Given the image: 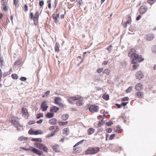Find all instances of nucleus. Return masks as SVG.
<instances>
[{
    "label": "nucleus",
    "mask_w": 156,
    "mask_h": 156,
    "mask_svg": "<svg viewBox=\"0 0 156 156\" xmlns=\"http://www.w3.org/2000/svg\"><path fill=\"white\" fill-rule=\"evenodd\" d=\"M154 37V36L152 34H148L145 36V38L147 40L150 41L153 40Z\"/></svg>",
    "instance_id": "obj_13"
},
{
    "label": "nucleus",
    "mask_w": 156,
    "mask_h": 156,
    "mask_svg": "<svg viewBox=\"0 0 156 156\" xmlns=\"http://www.w3.org/2000/svg\"><path fill=\"white\" fill-rule=\"evenodd\" d=\"M103 70V68H98L97 69V72L98 73H100Z\"/></svg>",
    "instance_id": "obj_37"
},
{
    "label": "nucleus",
    "mask_w": 156,
    "mask_h": 156,
    "mask_svg": "<svg viewBox=\"0 0 156 156\" xmlns=\"http://www.w3.org/2000/svg\"><path fill=\"white\" fill-rule=\"evenodd\" d=\"M115 136V134H112L110 136V138H109V140H112L114 138Z\"/></svg>",
    "instance_id": "obj_47"
},
{
    "label": "nucleus",
    "mask_w": 156,
    "mask_h": 156,
    "mask_svg": "<svg viewBox=\"0 0 156 156\" xmlns=\"http://www.w3.org/2000/svg\"><path fill=\"white\" fill-rule=\"evenodd\" d=\"M99 107L95 105H90L89 108V110L91 112H97L99 109Z\"/></svg>",
    "instance_id": "obj_4"
},
{
    "label": "nucleus",
    "mask_w": 156,
    "mask_h": 156,
    "mask_svg": "<svg viewBox=\"0 0 156 156\" xmlns=\"http://www.w3.org/2000/svg\"><path fill=\"white\" fill-rule=\"evenodd\" d=\"M129 98L128 97H125L123 98L122 100V101H127L129 100Z\"/></svg>",
    "instance_id": "obj_50"
},
{
    "label": "nucleus",
    "mask_w": 156,
    "mask_h": 156,
    "mask_svg": "<svg viewBox=\"0 0 156 156\" xmlns=\"http://www.w3.org/2000/svg\"><path fill=\"white\" fill-rule=\"evenodd\" d=\"M44 4V2L43 0L40 1L39 2V5L40 6H41L43 5Z\"/></svg>",
    "instance_id": "obj_56"
},
{
    "label": "nucleus",
    "mask_w": 156,
    "mask_h": 156,
    "mask_svg": "<svg viewBox=\"0 0 156 156\" xmlns=\"http://www.w3.org/2000/svg\"><path fill=\"white\" fill-rule=\"evenodd\" d=\"M22 112L23 116L26 119L28 117V114L26 109L22 108Z\"/></svg>",
    "instance_id": "obj_12"
},
{
    "label": "nucleus",
    "mask_w": 156,
    "mask_h": 156,
    "mask_svg": "<svg viewBox=\"0 0 156 156\" xmlns=\"http://www.w3.org/2000/svg\"><path fill=\"white\" fill-rule=\"evenodd\" d=\"M1 4L4 6L6 5V0H1Z\"/></svg>",
    "instance_id": "obj_41"
},
{
    "label": "nucleus",
    "mask_w": 156,
    "mask_h": 156,
    "mask_svg": "<svg viewBox=\"0 0 156 156\" xmlns=\"http://www.w3.org/2000/svg\"><path fill=\"white\" fill-rule=\"evenodd\" d=\"M27 80V78L24 77H22L20 78V80L22 81H24Z\"/></svg>",
    "instance_id": "obj_57"
},
{
    "label": "nucleus",
    "mask_w": 156,
    "mask_h": 156,
    "mask_svg": "<svg viewBox=\"0 0 156 156\" xmlns=\"http://www.w3.org/2000/svg\"><path fill=\"white\" fill-rule=\"evenodd\" d=\"M103 125V121L102 120L99 121L98 123V125L99 126H101L102 125Z\"/></svg>",
    "instance_id": "obj_52"
},
{
    "label": "nucleus",
    "mask_w": 156,
    "mask_h": 156,
    "mask_svg": "<svg viewBox=\"0 0 156 156\" xmlns=\"http://www.w3.org/2000/svg\"><path fill=\"white\" fill-rule=\"evenodd\" d=\"M103 72V73L106 74L107 75H108L110 73V71L108 69H106L104 70Z\"/></svg>",
    "instance_id": "obj_34"
},
{
    "label": "nucleus",
    "mask_w": 156,
    "mask_h": 156,
    "mask_svg": "<svg viewBox=\"0 0 156 156\" xmlns=\"http://www.w3.org/2000/svg\"><path fill=\"white\" fill-rule=\"evenodd\" d=\"M113 124V122H108L106 123V125L108 126H111V125Z\"/></svg>",
    "instance_id": "obj_55"
},
{
    "label": "nucleus",
    "mask_w": 156,
    "mask_h": 156,
    "mask_svg": "<svg viewBox=\"0 0 156 156\" xmlns=\"http://www.w3.org/2000/svg\"><path fill=\"white\" fill-rule=\"evenodd\" d=\"M129 31L133 32L134 31V30L132 27H129Z\"/></svg>",
    "instance_id": "obj_54"
},
{
    "label": "nucleus",
    "mask_w": 156,
    "mask_h": 156,
    "mask_svg": "<svg viewBox=\"0 0 156 156\" xmlns=\"http://www.w3.org/2000/svg\"><path fill=\"white\" fill-rule=\"evenodd\" d=\"M132 89V87H129L126 90V92L129 93L130 92Z\"/></svg>",
    "instance_id": "obj_43"
},
{
    "label": "nucleus",
    "mask_w": 156,
    "mask_h": 156,
    "mask_svg": "<svg viewBox=\"0 0 156 156\" xmlns=\"http://www.w3.org/2000/svg\"><path fill=\"white\" fill-rule=\"evenodd\" d=\"M135 95L138 98H142L143 96V94L142 92H137L135 94Z\"/></svg>",
    "instance_id": "obj_20"
},
{
    "label": "nucleus",
    "mask_w": 156,
    "mask_h": 156,
    "mask_svg": "<svg viewBox=\"0 0 156 156\" xmlns=\"http://www.w3.org/2000/svg\"><path fill=\"white\" fill-rule=\"evenodd\" d=\"M83 140H82L81 141H80V142H78L74 146V147H75L80 144H82L83 142Z\"/></svg>",
    "instance_id": "obj_51"
},
{
    "label": "nucleus",
    "mask_w": 156,
    "mask_h": 156,
    "mask_svg": "<svg viewBox=\"0 0 156 156\" xmlns=\"http://www.w3.org/2000/svg\"><path fill=\"white\" fill-rule=\"evenodd\" d=\"M39 12L37 11L35 13V14L34 17V18H38L39 17Z\"/></svg>",
    "instance_id": "obj_42"
},
{
    "label": "nucleus",
    "mask_w": 156,
    "mask_h": 156,
    "mask_svg": "<svg viewBox=\"0 0 156 156\" xmlns=\"http://www.w3.org/2000/svg\"><path fill=\"white\" fill-rule=\"evenodd\" d=\"M52 17H53V19L55 20V21L57 20V17L56 16L53 15V16H52Z\"/></svg>",
    "instance_id": "obj_64"
},
{
    "label": "nucleus",
    "mask_w": 156,
    "mask_h": 156,
    "mask_svg": "<svg viewBox=\"0 0 156 156\" xmlns=\"http://www.w3.org/2000/svg\"><path fill=\"white\" fill-rule=\"evenodd\" d=\"M43 121V120L42 119H40L39 120L37 121L36 122V123L37 124L41 123Z\"/></svg>",
    "instance_id": "obj_60"
},
{
    "label": "nucleus",
    "mask_w": 156,
    "mask_h": 156,
    "mask_svg": "<svg viewBox=\"0 0 156 156\" xmlns=\"http://www.w3.org/2000/svg\"><path fill=\"white\" fill-rule=\"evenodd\" d=\"M20 60L16 61L14 63V65H18L20 64Z\"/></svg>",
    "instance_id": "obj_46"
},
{
    "label": "nucleus",
    "mask_w": 156,
    "mask_h": 156,
    "mask_svg": "<svg viewBox=\"0 0 156 156\" xmlns=\"http://www.w3.org/2000/svg\"><path fill=\"white\" fill-rule=\"evenodd\" d=\"M59 45L57 43H56L55 46V50L56 52L59 51Z\"/></svg>",
    "instance_id": "obj_32"
},
{
    "label": "nucleus",
    "mask_w": 156,
    "mask_h": 156,
    "mask_svg": "<svg viewBox=\"0 0 156 156\" xmlns=\"http://www.w3.org/2000/svg\"><path fill=\"white\" fill-rule=\"evenodd\" d=\"M47 101H44L41 104V107L43 111H45L47 110L48 108V106L47 104Z\"/></svg>",
    "instance_id": "obj_8"
},
{
    "label": "nucleus",
    "mask_w": 156,
    "mask_h": 156,
    "mask_svg": "<svg viewBox=\"0 0 156 156\" xmlns=\"http://www.w3.org/2000/svg\"><path fill=\"white\" fill-rule=\"evenodd\" d=\"M59 108L55 106L52 107L50 109V111L52 112H56L59 110Z\"/></svg>",
    "instance_id": "obj_16"
},
{
    "label": "nucleus",
    "mask_w": 156,
    "mask_h": 156,
    "mask_svg": "<svg viewBox=\"0 0 156 156\" xmlns=\"http://www.w3.org/2000/svg\"><path fill=\"white\" fill-rule=\"evenodd\" d=\"M132 64H133V69L134 70H136L137 69V67L139 66V65L136 62H135V63H132Z\"/></svg>",
    "instance_id": "obj_26"
},
{
    "label": "nucleus",
    "mask_w": 156,
    "mask_h": 156,
    "mask_svg": "<svg viewBox=\"0 0 156 156\" xmlns=\"http://www.w3.org/2000/svg\"><path fill=\"white\" fill-rule=\"evenodd\" d=\"M61 99L59 97L55 98L54 100L55 104H58L60 103V102L61 101Z\"/></svg>",
    "instance_id": "obj_19"
},
{
    "label": "nucleus",
    "mask_w": 156,
    "mask_h": 156,
    "mask_svg": "<svg viewBox=\"0 0 156 156\" xmlns=\"http://www.w3.org/2000/svg\"><path fill=\"white\" fill-rule=\"evenodd\" d=\"M127 21L126 22L127 24H130L131 22V17L129 16H127Z\"/></svg>",
    "instance_id": "obj_31"
},
{
    "label": "nucleus",
    "mask_w": 156,
    "mask_h": 156,
    "mask_svg": "<svg viewBox=\"0 0 156 156\" xmlns=\"http://www.w3.org/2000/svg\"><path fill=\"white\" fill-rule=\"evenodd\" d=\"M112 47V46L111 44L106 49L109 51V53H111Z\"/></svg>",
    "instance_id": "obj_36"
},
{
    "label": "nucleus",
    "mask_w": 156,
    "mask_h": 156,
    "mask_svg": "<svg viewBox=\"0 0 156 156\" xmlns=\"http://www.w3.org/2000/svg\"><path fill=\"white\" fill-rule=\"evenodd\" d=\"M57 105H58L60 107H64L63 104L60 102Z\"/></svg>",
    "instance_id": "obj_61"
},
{
    "label": "nucleus",
    "mask_w": 156,
    "mask_h": 156,
    "mask_svg": "<svg viewBox=\"0 0 156 156\" xmlns=\"http://www.w3.org/2000/svg\"><path fill=\"white\" fill-rule=\"evenodd\" d=\"M148 7L147 6H141L139 9V12L140 14H144L147 10Z\"/></svg>",
    "instance_id": "obj_9"
},
{
    "label": "nucleus",
    "mask_w": 156,
    "mask_h": 156,
    "mask_svg": "<svg viewBox=\"0 0 156 156\" xmlns=\"http://www.w3.org/2000/svg\"><path fill=\"white\" fill-rule=\"evenodd\" d=\"M52 148L54 151L56 152H59L58 146V145L53 146Z\"/></svg>",
    "instance_id": "obj_24"
},
{
    "label": "nucleus",
    "mask_w": 156,
    "mask_h": 156,
    "mask_svg": "<svg viewBox=\"0 0 156 156\" xmlns=\"http://www.w3.org/2000/svg\"><path fill=\"white\" fill-rule=\"evenodd\" d=\"M29 133L30 134L33 135L41 134L43 133V132L41 130H37L35 131H30L29 130Z\"/></svg>",
    "instance_id": "obj_10"
},
{
    "label": "nucleus",
    "mask_w": 156,
    "mask_h": 156,
    "mask_svg": "<svg viewBox=\"0 0 156 156\" xmlns=\"http://www.w3.org/2000/svg\"><path fill=\"white\" fill-rule=\"evenodd\" d=\"M32 140L33 141H36L37 142H41L42 139L40 138H34L32 139Z\"/></svg>",
    "instance_id": "obj_28"
},
{
    "label": "nucleus",
    "mask_w": 156,
    "mask_h": 156,
    "mask_svg": "<svg viewBox=\"0 0 156 156\" xmlns=\"http://www.w3.org/2000/svg\"><path fill=\"white\" fill-rule=\"evenodd\" d=\"M102 98L105 100H107L109 99V96L108 94H104L102 96Z\"/></svg>",
    "instance_id": "obj_30"
},
{
    "label": "nucleus",
    "mask_w": 156,
    "mask_h": 156,
    "mask_svg": "<svg viewBox=\"0 0 156 156\" xmlns=\"http://www.w3.org/2000/svg\"><path fill=\"white\" fill-rule=\"evenodd\" d=\"M27 137H24L22 136L20 137L18 139V140L20 141H24L27 140Z\"/></svg>",
    "instance_id": "obj_33"
},
{
    "label": "nucleus",
    "mask_w": 156,
    "mask_h": 156,
    "mask_svg": "<svg viewBox=\"0 0 156 156\" xmlns=\"http://www.w3.org/2000/svg\"><path fill=\"white\" fill-rule=\"evenodd\" d=\"M142 85L140 83L136 84L135 86V89L137 90H140L143 89Z\"/></svg>",
    "instance_id": "obj_15"
},
{
    "label": "nucleus",
    "mask_w": 156,
    "mask_h": 156,
    "mask_svg": "<svg viewBox=\"0 0 156 156\" xmlns=\"http://www.w3.org/2000/svg\"><path fill=\"white\" fill-rule=\"evenodd\" d=\"M25 11L27 12L28 10V7L27 5L25 4L24 5Z\"/></svg>",
    "instance_id": "obj_53"
},
{
    "label": "nucleus",
    "mask_w": 156,
    "mask_h": 156,
    "mask_svg": "<svg viewBox=\"0 0 156 156\" xmlns=\"http://www.w3.org/2000/svg\"><path fill=\"white\" fill-rule=\"evenodd\" d=\"M34 145L40 149L42 150L45 152H47L48 149L45 145L43 144L38 142H35L34 144Z\"/></svg>",
    "instance_id": "obj_3"
},
{
    "label": "nucleus",
    "mask_w": 156,
    "mask_h": 156,
    "mask_svg": "<svg viewBox=\"0 0 156 156\" xmlns=\"http://www.w3.org/2000/svg\"><path fill=\"white\" fill-rule=\"evenodd\" d=\"M38 18H34V24L35 25H36L37 24V23H38Z\"/></svg>",
    "instance_id": "obj_44"
},
{
    "label": "nucleus",
    "mask_w": 156,
    "mask_h": 156,
    "mask_svg": "<svg viewBox=\"0 0 156 156\" xmlns=\"http://www.w3.org/2000/svg\"><path fill=\"white\" fill-rule=\"evenodd\" d=\"M50 91L49 90H48L45 92L44 93V94L42 95V97L43 98H44L45 97H48Z\"/></svg>",
    "instance_id": "obj_27"
},
{
    "label": "nucleus",
    "mask_w": 156,
    "mask_h": 156,
    "mask_svg": "<svg viewBox=\"0 0 156 156\" xmlns=\"http://www.w3.org/2000/svg\"><path fill=\"white\" fill-rule=\"evenodd\" d=\"M12 122L14 126L16 127H17L19 125V122L16 120H12Z\"/></svg>",
    "instance_id": "obj_21"
},
{
    "label": "nucleus",
    "mask_w": 156,
    "mask_h": 156,
    "mask_svg": "<svg viewBox=\"0 0 156 156\" xmlns=\"http://www.w3.org/2000/svg\"><path fill=\"white\" fill-rule=\"evenodd\" d=\"M49 129L51 130H54L55 132H57L59 129V128L58 127L55 126H53L50 127Z\"/></svg>",
    "instance_id": "obj_14"
},
{
    "label": "nucleus",
    "mask_w": 156,
    "mask_h": 156,
    "mask_svg": "<svg viewBox=\"0 0 156 156\" xmlns=\"http://www.w3.org/2000/svg\"><path fill=\"white\" fill-rule=\"evenodd\" d=\"M69 117V115L68 114H64L62 116V119L64 120H66Z\"/></svg>",
    "instance_id": "obj_25"
},
{
    "label": "nucleus",
    "mask_w": 156,
    "mask_h": 156,
    "mask_svg": "<svg viewBox=\"0 0 156 156\" xmlns=\"http://www.w3.org/2000/svg\"><path fill=\"white\" fill-rule=\"evenodd\" d=\"M55 135V133L54 132H52L51 133V134L50 135H48V136L49 137V136H54Z\"/></svg>",
    "instance_id": "obj_63"
},
{
    "label": "nucleus",
    "mask_w": 156,
    "mask_h": 156,
    "mask_svg": "<svg viewBox=\"0 0 156 156\" xmlns=\"http://www.w3.org/2000/svg\"><path fill=\"white\" fill-rule=\"evenodd\" d=\"M94 129L92 128H89L87 130L88 135H90L94 133Z\"/></svg>",
    "instance_id": "obj_23"
},
{
    "label": "nucleus",
    "mask_w": 156,
    "mask_h": 156,
    "mask_svg": "<svg viewBox=\"0 0 156 156\" xmlns=\"http://www.w3.org/2000/svg\"><path fill=\"white\" fill-rule=\"evenodd\" d=\"M68 122L67 121H66L65 122H59V124L60 126H63L66 125L67 124Z\"/></svg>",
    "instance_id": "obj_39"
},
{
    "label": "nucleus",
    "mask_w": 156,
    "mask_h": 156,
    "mask_svg": "<svg viewBox=\"0 0 156 156\" xmlns=\"http://www.w3.org/2000/svg\"><path fill=\"white\" fill-rule=\"evenodd\" d=\"M80 98L79 96L70 97L67 98V100L69 103L73 104L75 100L80 99Z\"/></svg>",
    "instance_id": "obj_5"
},
{
    "label": "nucleus",
    "mask_w": 156,
    "mask_h": 156,
    "mask_svg": "<svg viewBox=\"0 0 156 156\" xmlns=\"http://www.w3.org/2000/svg\"><path fill=\"white\" fill-rule=\"evenodd\" d=\"M22 149L23 150H25L26 151H31L34 153L36 154L39 155L41 156L43 154V152L42 151H41L34 148L30 146L28 148H26L24 147L22 148Z\"/></svg>",
    "instance_id": "obj_1"
},
{
    "label": "nucleus",
    "mask_w": 156,
    "mask_h": 156,
    "mask_svg": "<svg viewBox=\"0 0 156 156\" xmlns=\"http://www.w3.org/2000/svg\"><path fill=\"white\" fill-rule=\"evenodd\" d=\"M54 115V114L51 113H48L46 115V116L48 118H51Z\"/></svg>",
    "instance_id": "obj_29"
},
{
    "label": "nucleus",
    "mask_w": 156,
    "mask_h": 156,
    "mask_svg": "<svg viewBox=\"0 0 156 156\" xmlns=\"http://www.w3.org/2000/svg\"><path fill=\"white\" fill-rule=\"evenodd\" d=\"M141 18V16L140 15H138L136 18V20H138Z\"/></svg>",
    "instance_id": "obj_58"
},
{
    "label": "nucleus",
    "mask_w": 156,
    "mask_h": 156,
    "mask_svg": "<svg viewBox=\"0 0 156 156\" xmlns=\"http://www.w3.org/2000/svg\"><path fill=\"white\" fill-rule=\"evenodd\" d=\"M76 104L78 106H81L83 104V100H80L77 101Z\"/></svg>",
    "instance_id": "obj_22"
},
{
    "label": "nucleus",
    "mask_w": 156,
    "mask_h": 156,
    "mask_svg": "<svg viewBox=\"0 0 156 156\" xmlns=\"http://www.w3.org/2000/svg\"><path fill=\"white\" fill-rule=\"evenodd\" d=\"M152 49L153 52L156 53V46H153Z\"/></svg>",
    "instance_id": "obj_45"
},
{
    "label": "nucleus",
    "mask_w": 156,
    "mask_h": 156,
    "mask_svg": "<svg viewBox=\"0 0 156 156\" xmlns=\"http://www.w3.org/2000/svg\"><path fill=\"white\" fill-rule=\"evenodd\" d=\"M136 52L135 49L134 48H132L129 51L128 55L130 58H133L136 55Z\"/></svg>",
    "instance_id": "obj_7"
},
{
    "label": "nucleus",
    "mask_w": 156,
    "mask_h": 156,
    "mask_svg": "<svg viewBox=\"0 0 156 156\" xmlns=\"http://www.w3.org/2000/svg\"><path fill=\"white\" fill-rule=\"evenodd\" d=\"M144 60V59L142 58L141 55L139 56L138 55H137L133 57L132 60V63H135V62H136V60L138 62H140L143 61Z\"/></svg>",
    "instance_id": "obj_6"
},
{
    "label": "nucleus",
    "mask_w": 156,
    "mask_h": 156,
    "mask_svg": "<svg viewBox=\"0 0 156 156\" xmlns=\"http://www.w3.org/2000/svg\"><path fill=\"white\" fill-rule=\"evenodd\" d=\"M30 19H31V20H32L33 19H34V14H33V12H30Z\"/></svg>",
    "instance_id": "obj_49"
},
{
    "label": "nucleus",
    "mask_w": 156,
    "mask_h": 156,
    "mask_svg": "<svg viewBox=\"0 0 156 156\" xmlns=\"http://www.w3.org/2000/svg\"><path fill=\"white\" fill-rule=\"evenodd\" d=\"M49 123L52 125H55L56 123V120L55 119H52L49 120Z\"/></svg>",
    "instance_id": "obj_17"
},
{
    "label": "nucleus",
    "mask_w": 156,
    "mask_h": 156,
    "mask_svg": "<svg viewBox=\"0 0 156 156\" xmlns=\"http://www.w3.org/2000/svg\"><path fill=\"white\" fill-rule=\"evenodd\" d=\"M69 129L68 128H64L63 130V134L65 135H67L69 133Z\"/></svg>",
    "instance_id": "obj_18"
},
{
    "label": "nucleus",
    "mask_w": 156,
    "mask_h": 156,
    "mask_svg": "<svg viewBox=\"0 0 156 156\" xmlns=\"http://www.w3.org/2000/svg\"><path fill=\"white\" fill-rule=\"evenodd\" d=\"M99 151L98 147H89L85 151L86 154H94L97 153Z\"/></svg>",
    "instance_id": "obj_2"
},
{
    "label": "nucleus",
    "mask_w": 156,
    "mask_h": 156,
    "mask_svg": "<svg viewBox=\"0 0 156 156\" xmlns=\"http://www.w3.org/2000/svg\"><path fill=\"white\" fill-rule=\"evenodd\" d=\"M12 78L14 79H17L18 78L17 75L16 74H13L12 75Z\"/></svg>",
    "instance_id": "obj_38"
},
{
    "label": "nucleus",
    "mask_w": 156,
    "mask_h": 156,
    "mask_svg": "<svg viewBox=\"0 0 156 156\" xmlns=\"http://www.w3.org/2000/svg\"><path fill=\"white\" fill-rule=\"evenodd\" d=\"M43 114H40L37 115L36 118L37 119H39L41 117H43Z\"/></svg>",
    "instance_id": "obj_48"
},
{
    "label": "nucleus",
    "mask_w": 156,
    "mask_h": 156,
    "mask_svg": "<svg viewBox=\"0 0 156 156\" xmlns=\"http://www.w3.org/2000/svg\"><path fill=\"white\" fill-rule=\"evenodd\" d=\"M144 76L142 72L140 71H138L136 74V78L140 80L143 78Z\"/></svg>",
    "instance_id": "obj_11"
},
{
    "label": "nucleus",
    "mask_w": 156,
    "mask_h": 156,
    "mask_svg": "<svg viewBox=\"0 0 156 156\" xmlns=\"http://www.w3.org/2000/svg\"><path fill=\"white\" fill-rule=\"evenodd\" d=\"M0 62H1V66L4 65V62L3 60V58L1 56H0Z\"/></svg>",
    "instance_id": "obj_40"
},
{
    "label": "nucleus",
    "mask_w": 156,
    "mask_h": 156,
    "mask_svg": "<svg viewBox=\"0 0 156 156\" xmlns=\"http://www.w3.org/2000/svg\"><path fill=\"white\" fill-rule=\"evenodd\" d=\"M108 62L107 61H105L102 64V65H106L108 64Z\"/></svg>",
    "instance_id": "obj_59"
},
{
    "label": "nucleus",
    "mask_w": 156,
    "mask_h": 156,
    "mask_svg": "<svg viewBox=\"0 0 156 156\" xmlns=\"http://www.w3.org/2000/svg\"><path fill=\"white\" fill-rule=\"evenodd\" d=\"M127 103L128 102H122L121 103V105L123 106H125L126 105Z\"/></svg>",
    "instance_id": "obj_62"
},
{
    "label": "nucleus",
    "mask_w": 156,
    "mask_h": 156,
    "mask_svg": "<svg viewBox=\"0 0 156 156\" xmlns=\"http://www.w3.org/2000/svg\"><path fill=\"white\" fill-rule=\"evenodd\" d=\"M155 1L156 0H148L147 2L150 5H152L155 2Z\"/></svg>",
    "instance_id": "obj_35"
}]
</instances>
